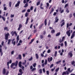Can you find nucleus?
I'll return each mask as SVG.
<instances>
[{
    "instance_id": "nucleus-10",
    "label": "nucleus",
    "mask_w": 75,
    "mask_h": 75,
    "mask_svg": "<svg viewBox=\"0 0 75 75\" xmlns=\"http://www.w3.org/2000/svg\"><path fill=\"white\" fill-rule=\"evenodd\" d=\"M72 52V51H71L68 53V55L70 56V57H72L73 55Z\"/></svg>"
},
{
    "instance_id": "nucleus-64",
    "label": "nucleus",
    "mask_w": 75,
    "mask_h": 75,
    "mask_svg": "<svg viewBox=\"0 0 75 75\" xmlns=\"http://www.w3.org/2000/svg\"><path fill=\"white\" fill-rule=\"evenodd\" d=\"M61 10H62V8L61 7H60L59 8V11L60 12V11H61Z\"/></svg>"
},
{
    "instance_id": "nucleus-11",
    "label": "nucleus",
    "mask_w": 75,
    "mask_h": 75,
    "mask_svg": "<svg viewBox=\"0 0 75 75\" xmlns=\"http://www.w3.org/2000/svg\"><path fill=\"white\" fill-rule=\"evenodd\" d=\"M20 1H18V2L17 4H16L15 6V7H18V6H19L20 5Z\"/></svg>"
},
{
    "instance_id": "nucleus-14",
    "label": "nucleus",
    "mask_w": 75,
    "mask_h": 75,
    "mask_svg": "<svg viewBox=\"0 0 75 75\" xmlns=\"http://www.w3.org/2000/svg\"><path fill=\"white\" fill-rule=\"evenodd\" d=\"M2 74H6V69L4 68L2 70Z\"/></svg>"
},
{
    "instance_id": "nucleus-42",
    "label": "nucleus",
    "mask_w": 75,
    "mask_h": 75,
    "mask_svg": "<svg viewBox=\"0 0 75 75\" xmlns=\"http://www.w3.org/2000/svg\"><path fill=\"white\" fill-rule=\"evenodd\" d=\"M14 17V15H12V14H11V16H10L11 18H13V17Z\"/></svg>"
},
{
    "instance_id": "nucleus-21",
    "label": "nucleus",
    "mask_w": 75,
    "mask_h": 75,
    "mask_svg": "<svg viewBox=\"0 0 75 75\" xmlns=\"http://www.w3.org/2000/svg\"><path fill=\"white\" fill-rule=\"evenodd\" d=\"M36 58V59H38L39 58V57L38 56V54H35Z\"/></svg>"
},
{
    "instance_id": "nucleus-16",
    "label": "nucleus",
    "mask_w": 75,
    "mask_h": 75,
    "mask_svg": "<svg viewBox=\"0 0 75 75\" xmlns=\"http://www.w3.org/2000/svg\"><path fill=\"white\" fill-rule=\"evenodd\" d=\"M54 11V8H51V10H50V14H51L52 12Z\"/></svg>"
},
{
    "instance_id": "nucleus-18",
    "label": "nucleus",
    "mask_w": 75,
    "mask_h": 75,
    "mask_svg": "<svg viewBox=\"0 0 75 75\" xmlns=\"http://www.w3.org/2000/svg\"><path fill=\"white\" fill-rule=\"evenodd\" d=\"M35 40V38H33V39H32L31 40V42L29 43V44H31V43H32V42H33V41H34Z\"/></svg>"
},
{
    "instance_id": "nucleus-23",
    "label": "nucleus",
    "mask_w": 75,
    "mask_h": 75,
    "mask_svg": "<svg viewBox=\"0 0 75 75\" xmlns=\"http://www.w3.org/2000/svg\"><path fill=\"white\" fill-rule=\"evenodd\" d=\"M18 58L19 59H21L22 57H21V54H19L18 55Z\"/></svg>"
},
{
    "instance_id": "nucleus-20",
    "label": "nucleus",
    "mask_w": 75,
    "mask_h": 75,
    "mask_svg": "<svg viewBox=\"0 0 75 75\" xmlns=\"http://www.w3.org/2000/svg\"><path fill=\"white\" fill-rule=\"evenodd\" d=\"M44 24L42 23L41 25H40L39 27V29H41L42 27V26H43V25Z\"/></svg>"
},
{
    "instance_id": "nucleus-46",
    "label": "nucleus",
    "mask_w": 75,
    "mask_h": 75,
    "mask_svg": "<svg viewBox=\"0 0 75 75\" xmlns=\"http://www.w3.org/2000/svg\"><path fill=\"white\" fill-rule=\"evenodd\" d=\"M14 33V34H15L16 36L17 37V33H16V31H15Z\"/></svg>"
},
{
    "instance_id": "nucleus-62",
    "label": "nucleus",
    "mask_w": 75,
    "mask_h": 75,
    "mask_svg": "<svg viewBox=\"0 0 75 75\" xmlns=\"http://www.w3.org/2000/svg\"><path fill=\"white\" fill-rule=\"evenodd\" d=\"M25 9L23 10L22 11V13H24V12H25Z\"/></svg>"
},
{
    "instance_id": "nucleus-45",
    "label": "nucleus",
    "mask_w": 75,
    "mask_h": 75,
    "mask_svg": "<svg viewBox=\"0 0 75 75\" xmlns=\"http://www.w3.org/2000/svg\"><path fill=\"white\" fill-rule=\"evenodd\" d=\"M47 6H46V8H47V7H49V3H47L46 4Z\"/></svg>"
},
{
    "instance_id": "nucleus-48",
    "label": "nucleus",
    "mask_w": 75,
    "mask_h": 75,
    "mask_svg": "<svg viewBox=\"0 0 75 75\" xmlns=\"http://www.w3.org/2000/svg\"><path fill=\"white\" fill-rule=\"evenodd\" d=\"M4 41H2V42L1 44L3 46H4Z\"/></svg>"
},
{
    "instance_id": "nucleus-3",
    "label": "nucleus",
    "mask_w": 75,
    "mask_h": 75,
    "mask_svg": "<svg viewBox=\"0 0 75 75\" xmlns=\"http://www.w3.org/2000/svg\"><path fill=\"white\" fill-rule=\"evenodd\" d=\"M23 3L24 4H25V3H26L25 6H24V7L25 8L27 7L28 6V2H27L26 1V0H24L23 1Z\"/></svg>"
},
{
    "instance_id": "nucleus-63",
    "label": "nucleus",
    "mask_w": 75,
    "mask_h": 75,
    "mask_svg": "<svg viewBox=\"0 0 75 75\" xmlns=\"http://www.w3.org/2000/svg\"><path fill=\"white\" fill-rule=\"evenodd\" d=\"M46 73H47V75H49V71H46Z\"/></svg>"
},
{
    "instance_id": "nucleus-35",
    "label": "nucleus",
    "mask_w": 75,
    "mask_h": 75,
    "mask_svg": "<svg viewBox=\"0 0 75 75\" xmlns=\"http://www.w3.org/2000/svg\"><path fill=\"white\" fill-rule=\"evenodd\" d=\"M64 45L65 47H67V41H65L64 42Z\"/></svg>"
},
{
    "instance_id": "nucleus-2",
    "label": "nucleus",
    "mask_w": 75,
    "mask_h": 75,
    "mask_svg": "<svg viewBox=\"0 0 75 75\" xmlns=\"http://www.w3.org/2000/svg\"><path fill=\"white\" fill-rule=\"evenodd\" d=\"M8 36H10V34H9V33H8L7 34H5V39L6 40H7L8 39Z\"/></svg>"
},
{
    "instance_id": "nucleus-53",
    "label": "nucleus",
    "mask_w": 75,
    "mask_h": 75,
    "mask_svg": "<svg viewBox=\"0 0 75 75\" xmlns=\"http://www.w3.org/2000/svg\"><path fill=\"white\" fill-rule=\"evenodd\" d=\"M55 67H54V69H52L51 70L52 72H53V71H54L55 70Z\"/></svg>"
},
{
    "instance_id": "nucleus-24",
    "label": "nucleus",
    "mask_w": 75,
    "mask_h": 75,
    "mask_svg": "<svg viewBox=\"0 0 75 75\" xmlns=\"http://www.w3.org/2000/svg\"><path fill=\"white\" fill-rule=\"evenodd\" d=\"M28 13L26 12L25 14V17H27L28 16Z\"/></svg>"
},
{
    "instance_id": "nucleus-5",
    "label": "nucleus",
    "mask_w": 75,
    "mask_h": 75,
    "mask_svg": "<svg viewBox=\"0 0 75 75\" xmlns=\"http://www.w3.org/2000/svg\"><path fill=\"white\" fill-rule=\"evenodd\" d=\"M69 74V72L68 71H67L65 72H63L62 74V75H65V74H67V75H68Z\"/></svg>"
},
{
    "instance_id": "nucleus-7",
    "label": "nucleus",
    "mask_w": 75,
    "mask_h": 75,
    "mask_svg": "<svg viewBox=\"0 0 75 75\" xmlns=\"http://www.w3.org/2000/svg\"><path fill=\"white\" fill-rule=\"evenodd\" d=\"M75 31H74L73 33V34H72L71 37V39H72L74 37H75Z\"/></svg>"
},
{
    "instance_id": "nucleus-4",
    "label": "nucleus",
    "mask_w": 75,
    "mask_h": 75,
    "mask_svg": "<svg viewBox=\"0 0 75 75\" xmlns=\"http://www.w3.org/2000/svg\"><path fill=\"white\" fill-rule=\"evenodd\" d=\"M70 30H69L66 32V34L68 37H70L71 36V33H70Z\"/></svg>"
},
{
    "instance_id": "nucleus-55",
    "label": "nucleus",
    "mask_w": 75,
    "mask_h": 75,
    "mask_svg": "<svg viewBox=\"0 0 75 75\" xmlns=\"http://www.w3.org/2000/svg\"><path fill=\"white\" fill-rule=\"evenodd\" d=\"M49 22L48 23V24H47L48 25H50V23H51V20H49Z\"/></svg>"
},
{
    "instance_id": "nucleus-36",
    "label": "nucleus",
    "mask_w": 75,
    "mask_h": 75,
    "mask_svg": "<svg viewBox=\"0 0 75 75\" xmlns=\"http://www.w3.org/2000/svg\"><path fill=\"white\" fill-rule=\"evenodd\" d=\"M74 64H75V61H73L72 62H71V65H74Z\"/></svg>"
},
{
    "instance_id": "nucleus-40",
    "label": "nucleus",
    "mask_w": 75,
    "mask_h": 75,
    "mask_svg": "<svg viewBox=\"0 0 75 75\" xmlns=\"http://www.w3.org/2000/svg\"><path fill=\"white\" fill-rule=\"evenodd\" d=\"M51 33H55V30L53 29L51 31Z\"/></svg>"
},
{
    "instance_id": "nucleus-33",
    "label": "nucleus",
    "mask_w": 75,
    "mask_h": 75,
    "mask_svg": "<svg viewBox=\"0 0 75 75\" xmlns=\"http://www.w3.org/2000/svg\"><path fill=\"white\" fill-rule=\"evenodd\" d=\"M26 62H27V61L26 60H25V62L22 63V64L23 65H25V64H26Z\"/></svg>"
},
{
    "instance_id": "nucleus-50",
    "label": "nucleus",
    "mask_w": 75,
    "mask_h": 75,
    "mask_svg": "<svg viewBox=\"0 0 75 75\" xmlns=\"http://www.w3.org/2000/svg\"><path fill=\"white\" fill-rule=\"evenodd\" d=\"M45 65H47V59H46L45 60Z\"/></svg>"
},
{
    "instance_id": "nucleus-34",
    "label": "nucleus",
    "mask_w": 75,
    "mask_h": 75,
    "mask_svg": "<svg viewBox=\"0 0 75 75\" xmlns=\"http://www.w3.org/2000/svg\"><path fill=\"white\" fill-rule=\"evenodd\" d=\"M33 58V57H31L30 59H28V61H31Z\"/></svg>"
},
{
    "instance_id": "nucleus-25",
    "label": "nucleus",
    "mask_w": 75,
    "mask_h": 75,
    "mask_svg": "<svg viewBox=\"0 0 75 75\" xmlns=\"http://www.w3.org/2000/svg\"><path fill=\"white\" fill-rule=\"evenodd\" d=\"M4 30H6L7 31H8V27H5L4 28Z\"/></svg>"
},
{
    "instance_id": "nucleus-44",
    "label": "nucleus",
    "mask_w": 75,
    "mask_h": 75,
    "mask_svg": "<svg viewBox=\"0 0 75 75\" xmlns=\"http://www.w3.org/2000/svg\"><path fill=\"white\" fill-rule=\"evenodd\" d=\"M66 12L67 13H69V11L68 10V9H67L66 10Z\"/></svg>"
},
{
    "instance_id": "nucleus-60",
    "label": "nucleus",
    "mask_w": 75,
    "mask_h": 75,
    "mask_svg": "<svg viewBox=\"0 0 75 75\" xmlns=\"http://www.w3.org/2000/svg\"><path fill=\"white\" fill-rule=\"evenodd\" d=\"M4 10L5 11L7 10V7H4Z\"/></svg>"
},
{
    "instance_id": "nucleus-30",
    "label": "nucleus",
    "mask_w": 75,
    "mask_h": 75,
    "mask_svg": "<svg viewBox=\"0 0 75 75\" xmlns=\"http://www.w3.org/2000/svg\"><path fill=\"white\" fill-rule=\"evenodd\" d=\"M65 24V22H63L62 24L61 25V27H62V26H63V25H64Z\"/></svg>"
},
{
    "instance_id": "nucleus-22",
    "label": "nucleus",
    "mask_w": 75,
    "mask_h": 75,
    "mask_svg": "<svg viewBox=\"0 0 75 75\" xmlns=\"http://www.w3.org/2000/svg\"><path fill=\"white\" fill-rule=\"evenodd\" d=\"M60 34H61V33L60 32L57 33V34H56V36L58 37V36H59V35Z\"/></svg>"
},
{
    "instance_id": "nucleus-19",
    "label": "nucleus",
    "mask_w": 75,
    "mask_h": 75,
    "mask_svg": "<svg viewBox=\"0 0 75 75\" xmlns=\"http://www.w3.org/2000/svg\"><path fill=\"white\" fill-rule=\"evenodd\" d=\"M44 23L45 25L46 26L47 25V19H45Z\"/></svg>"
},
{
    "instance_id": "nucleus-47",
    "label": "nucleus",
    "mask_w": 75,
    "mask_h": 75,
    "mask_svg": "<svg viewBox=\"0 0 75 75\" xmlns=\"http://www.w3.org/2000/svg\"><path fill=\"white\" fill-rule=\"evenodd\" d=\"M36 63H34L33 64V67H35L36 66Z\"/></svg>"
},
{
    "instance_id": "nucleus-8",
    "label": "nucleus",
    "mask_w": 75,
    "mask_h": 75,
    "mask_svg": "<svg viewBox=\"0 0 75 75\" xmlns=\"http://www.w3.org/2000/svg\"><path fill=\"white\" fill-rule=\"evenodd\" d=\"M52 59H53L52 57H50V58H48L47 59L48 62H51V61H52Z\"/></svg>"
},
{
    "instance_id": "nucleus-28",
    "label": "nucleus",
    "mask_w": 75,
    "mask_h": 75,
    "mask_svg": "<svg viewBox=\"0 0 75 75\" xmlns=\"http://www.w3.org/2000/svg\"><path fill=\"white\" fill-rule=\"evenodd\" d=\"M57 51H56L54 53V57H57Z\"/></svg>"
},
{
    "instance_id": "nucleus-38",
    "label": "nucleus",
    "mask_w": 75,
    "mask_h": 75,
    "mask_svg": "<svg viewBox=\"0 0 75 75\" xmlns=\"http://www.w3.org/2000/svg\"><path fill=\"white\" fill-rule=\"evenodd\" d=\"M59 69V68H58L57 69H56L55 70V72H58Z\"/></svg>"
},
{
    "instance_id": "nucleus-12",
    "label": "nucleus",
    "mask_w": 75,
    "mask_h": 75,
    "mask_svg": "<svg viewBox=\"0 0 75 75\" xmlns=\"http://www.w3.org/2000/svg\"><path fill=\"white\" fill-rule=\"evenodd\" d=\"M58 21H59V19L58 18V17H56L55 20V23H58Z\"/></svg>"
},
{
    "instance_id": "nucleus-1",
    "label": "nucleus",
    "mask_w": 75,
    "mask_h": 75,
    "mask_svg": "<svg viewBox=\"0 0 75 75\" xmlns=\"http://www.w3.org/2000/svg\"><path fill=\"white\" fill-rule=\"evenodd\" d=\"M18 62L17 61H16L15 63H12L11 66V68H13V66H14V65H15V67H17L18 65Z\"/></svg>"
},
{
    "instance_id": "nucleus-15",
    "label": "nucleus",
    "mask_w": 75,
    "mask_h": 75,
    "mask_svg": "<svg viewBox=\"0 0 75 75\" xmlns=\"http://www.w3.org/2000/svg\"><path fill=\"white\" fill-rule=\"evenodd\" d=\"M21 64H22V63L21 62H19V64H18V66L20 68H21V67H22V65H21Z\"/></svg>"
},
{
    "instance_id": "nucleus-9",
    "label": "nucleus",
    "mask_w": 75,
    "mask_h": 75,
    "mask_svg": "<svg viewBox=\"0 0 75 75\" xmlns=\"http://www.w3.org/2000/svg\"><path fill=\"white\" fill-rule=\"evenodd\" d=\"M22 27H23V26L21 24L19 25V27L18 29V31H20V28H22Z\"/></svg>"
},
{
    "instance_id": "nucleus-41",
    "label": "nucleus",
    "mask_w": 75,
    "mask_h": 75,
    "mask_svg": "<svg viewBox=\"0 0 75 75\" xmlns=\"http://www.w3.org/2000/svg\"><path fill=\"white\" fill-rule=\"evenodd\" d=\"M17 40H19L20 38H19V35H18L16 38Z\"/></svg>"
},
{
    "instance_id": "nucleus-52",
    "label": "nucleus",
    "mask_w": 75,
    "mask_h": 75,
    "mask_svg": "<svg viewBox=\"0 0 75 75\" xmlns=\"http://www.w3.org/2000/svg\"><path fill=\"white\" fill-rule=\"evenodd\" d=\"M61 62V61L60 60L59 61H58L57 62H56V64H59V63H60V62Z\"/></svg>"
},
{
    "instance_id": "nucleus-58",
    "label": "nucleus",
    "mask_w": 75,
    "mask_h": 75,
    "mask_svg": "<svg viewBox=\"0 0 75 75\" xmlns=\"http://www.w3.org/2000/svg\"><path fill=\"white\" fill-rule=\"evenodd\" d=\"M42 71L43 72H44V73H45V68L43 69Z\"/></svg>"
},
{
    "instance_id": "nucleus-17",
    "label": "nucleus",
    "mask_w": 75,
    "mask_h": 75,
    "mask_svg": "<svg viewBox=\"0 0 75 75\" xmlns=\"http://www.w3.org/2000/svg\"><path fill=\"white\" fill-rule=\"evenodd\" d=\"M71 69L70 68H69L67 69V71H68V72H70V73H71V72H72V70H70Z\"/></svg>"
},
{
    "instance_id": "nucleus-32",
    "label": "nucleus",
    "mask_w": 75,
    "mask_h": 75,
    "mask_svg": "<svg viewBox=\"0 0 75 75\" xmlns=\"http://www.w3.org/2000/svg\"><path fill=\"white\" fill-rule=\"evenodd\" d=\"M11 4H12L11 2H9V5L10 7H11Z\"/></svg>"
},
{
    "instance_id": "nucleus-54",
    "label": "nucleus",
    "mask_w": 75,
    "mask_h": 75,
    "mask_svg": "<svg viewBox=\"0 0 75 75\" xmlns=\"http://www.w3.org/2000/svg\"><path fill=\"white\" fill-rule=\"evenodd\" d=\"M60 12V13H64V9H63L62 11H61Z\"/></svg>"
},
{
    "instance_id": "nucleus-37",
    "label": "nucleus",
    "mask_w": 75,
    "mask_h": 75,
    "mask_svg": "<svg viewBox=\"0 0 75 75\" xmlns=\"http://www.w3.org/2000/svg\"><path fill=\"white\" fill-rule=\"evenodd\" d=\"M11 34H12V36H13L14 34V32H13V31H12V32L11 33Z\"/></svg>"
},
{
    "instance_id": "nucleus-51",
    "label": "nucleus",
    "mask_w": 75,
    "mask_h": 75,
    "mask_svg": "<svg viewBox=\"0 0 75 75\" xmlns=\"http://www.w3.org/2000/svg\"><path fill=\"white\" fill-rule=\"evenodd\" d=\"M37 29H35L33 31V33H35L36 32H37Z\"/></svg>"
},
{
    "instance_id": "nucleus-26",
    "label": "nucleus",
    "mask_w": 75,
    "mask_h": 75,
    "mask_svg": "<svg viewBox=\"0 0 75 75\" xmlns=\"http://www.w3.org/2000/svg\"><path fill=\"white\" fill-rule=\"evenodd\" d=\"M1 18L4 21H6V18H4L3 16H2Z\"/></svg>"
},
{
    "instance_id": "nucleus-27",
    "label": "nucleus",
    "mask_w": 75,
    "mask_h": 75,
    "mask_svg": "<svg viewBox=\"0 0 75 75\" xmlns=\"http://www.w3.org/2000/svg\"><path fill=\"white\" fill-rule=\"evenodd\" d=\"M63 41H63V40H62L61 39H60L59 41V42L60 43H62V42H63Z\"/></svg>"
},
{
    "instance_id": "nucleus-57",
    "label": "nucleus",
    "mask_w": 75,
    "mask_h": 75,
    "mask_svg": "<svg viewBox=\"0 0 75 75\" xmlns=\"http://www.w3.org/2000/svg\"><path fill=\"white\" fill-rule=\"evenodd\" d=\"M50 52H51V51L49 49L47 51V53H50Z\"/></svg>"
},
{
    "instance_id": "nucleus-49",
    "label": "nucleus",
    "mask_w": 75,
    "mask_h": 75,
    "mask_svg": "<svg viewBox=\"0 0 75 75\" xmlns=\"http://www.w3.org/2000/svg\"><path fill=\"white\" fill-rule=\"evenodd\" d=\"M39 71H40V74H41V73H42V69H39Z\"/></svg>"
},
{
    "instance_id": "nucleus-56",
    "label": "nucleus",
    "mask_w": 75,
    "mask_h": 75,
    "mask_svg": "<svg viewBox=\"0 0 75 75\" xmlns=\"http://www.w3.org/2000/svg\"><path fill=\"white\" fill-rule=\"evenodd\" d=\"M14 51H13L11 52V55H13L14 54Z\"/></svg>"
},
{
    "instance_id": "nucleus-31",
    "label": "nucleus",
    "mask_w": 75,
    "mask_h": 75,
    "mask_svg": "<svg viewBox=\"0 0 75 75\" xmlns=\"http://www.w3.org/2000/svg\"><path fill=\"white\" fill-rule=\"evenodd\" d=\"M40 1H39L37 3L36 6H39V5H40Z\"/></svg>"
},
{
    "instance_id": "nucleus-39",
    "label": "nucleus",
    "mask_w": 75,
    "mask_h": 75,
    "mask_svg": "<svg viewBox=\"0 0 75 75\" xmlns=\"http://www.w3.org/2000/svg\"><path fill=\"white\" fill-rule=\"evenodd\" d=\"M72 17V13H70L69 15V18H71Z\"/></svg>"
},
{
    "instance_id": "nucleus-13",
    "label": "nucleus",
    "mask_w": 75,
    "mask_h": 75,
    "mask_svg": "<svg viewBox=\"0 0 75 75\" xmlns=\"http://www.w3.org/2000/svg\"><path fill=\"white\" fill-rule=\"evenodd\" d=\"M29 21V18H28V17H27L26 18V22L25 23V25L28 24V23Z\"/></svg>"
},
{
    "instance_id": "nucleus-59",
    "label": "nucleus",
    "mask_w": 75,
    "mask_h": 75,
    "mask_svg": "<svg viewBox=\"0 0 75 75\" xmlns=\"http://www.w3.org/2000/svg\"><path fill=\"white\" fill-rule=\"evenodd\" d=\"M69 26V23H68L67 24V28H68Z\"/></svg>"
},
{
    "instance_id": "nucleus-43",
    "label": "nucleus",
    "mask_w": 75,
    "mask_h": 75,
    "mask_svg": "<svg viewBox=\"0 0 75 75\" xmlns=\"http://www.w3.org/2000/svg\"><path fill=\"white\" fill-rule=\"evenodd\" d=\"M35 70H36V68H33L31 70V71H35Z\"/></svg>"
},
{
    "instance_id": "nucleus-61",
    "label": "nucleus",
    "mask_w": 75,
    "mask_h": 75,
    "mask_svg": "<svg viewBox=\"0 0 75 75\" xmlns=\"http://www.w3.org/2000/svg\"><path fill=\"white\" fill-rule=\"evenodd\" d=\"M57 12H54L53 13V16H56V15H57Z\"/></svg>"
},
{
    "instance_id": "nucleus-29",
    "label": "nucleus",
    "mask_w": 75,
    "mask_h": 75,
    "mask_svg": "<svg viewBox=\"0 0 75 75\" xmlns=\"http://www.w3.org/2000/svg\"><path fill=\"white\" fill-rule=\"evenodd\" d=\"M11 40H10V39H9L8 40V45H9V44H10V42H11Z\"/></svg>"
},
{
    "instance_id": "nucleus-6",
    "label": "nucleus",
    "mask_w": 75,
    "mask_h": 75,
    "mask_svg": "<svg viewBox=\"0 0 75 75\" xmlns=\"http://www.w3.org/2000/svg\"><path fill=\"white\" fill-rule=\"evenodd\" d=\"M19 72L20 73H18V75H22L23 72L22 71V69H20L19 70Z\"/></svg>"
}]
</instances>
